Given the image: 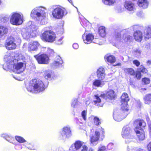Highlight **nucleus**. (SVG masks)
Wrapping results in <instances>:
<instances>
[{
  "instance_id": "nucleus-1",
  "label": "nucleus",
  "mask_w": 151,
  "mask_h": 151,
  "mask_svg": "<svg viewBox=\"0 0 151 151\" xmlns=\"http://www.w3.org/2000/svg\"><path fill=\"white\" fill-rule=\"evenodd\" d=\"M19 58L15 56L14 53H11L9 55H6L4 58L5 63L3 65V68L5 70H12L14 72L19 74L24 70L25 66L22 63H17Z\"/></svg>"
},
{
  "instance_id": "nucleus-2",
  "label": "nucleus",
  "mask_w": 151,
  "mask_h": 151,
  "mask_svg": "<svg viewBox=\"0 0 151 151\" xmlns=\"http://www.w3.org/2000/svg\"><path fill=\"white\" fill-rule=\"evenodd\" d=\"M45 7H38L33 9L31 12L30 16L34 19L39 22V23L42 25L45 24L47 22L46 17Z\"/></svg>"
},
{
  "instance_id": "nucleus-3",
  "label": "nucleus",
  "mask_w": 151,
  "mask_h": 151,
  "mask_svg": "<svg viewBox=\"0 0 151 151\" xmlns=\"http://www.w3.org/2000/svg\"><path fill=\"white\" fill-rule=\"evenodd\" d=\"M26 25V28H23L21 30L22 37L24 39H28L36 37L38 32V27L31 21H29Z\"/></svg>"
},
{
  "instance_id": "nucleus-4",
  "label": "nucleus",
  "mask_w": 151,
  "mask_h": 151,
  "mask_svg": "<svg viewBox=\"0 0 151 151\" xmlns=\"http://www.w3.org/2000/svg\"><path fill=\"white\" fill-rule=\"evenodd\" d=\"M27 91L32 93H39L45 90V88L43 82L36 79L31 80L28 86L26 87Z\"/></svg>"
},
{
  "instance_id": "nucleus-5",
  "label": "nucleus",
  "mask_w": 151,
  "mask_h": 151,
  "mask_svg": "<svg viewBox=\"0 0 151 151\" xmlns=\"http://www.w3.org/2000/svg\"><path fill=\"white\" fill-rule=\"evenodd\" d=\"M114 91L111 89L107 90L106 94L102 93L100 95H95L94 96L93 102L97 106L102 107L103 103L102 101V99L104 98L107 100H112L114 98Z\"/></svg>"
},
{
  "instance_id": "nucleus-6",
  "label": "nucleus",
  "mask_w": 151,
  "mask_h": 151,
  "mask_svg": "<svg viewBox=\"0 0 151 151\" xmlns=\"http://www.w3.org/2000/svg\"><path fill=\"white\" fill-rule=\"evenodd\" d=\"M21 42V40L19 37L10 36L6 40L4 45L7 50H12L15 49L17 45H19Z\"/></svg>"
},
{
  "instance_id": "nucleus-7",
  "label": "nucleus",
  "mask_w": 151,
  "mask_h": 151,
  "mask_svg": "<svg viewBox=\"0 0 151 151\" xmlns=\"http://www.w3.org/2000/svg\"><path fill=\"white\" fill-rule=\"evenodd\" d=\"M50 9L52 15L55 19H61L67 13L64 8L59 5H53L51 6Z\"/></svg>"
},
{
  "instance_id": "nucleus-8",
  "label": "nucleus",
  "mask_w": 151,
  "mask_h": 151,
  "mask_svg": "<svg viewBox=\"0 0 151 151\" xmlns=\"http://www.w3.org/2000/svg\"><path fill=\"white\" fill-rule=\"evenodd\" d=\"M104 129L102 128L101 127L96 129L93 135H90V140L91 144L94 145H96L99 138L101 137V139L102 140L104 137Z\"/></svg>"
},
{
  "instance_id": "nucleus-9",
  "label": "nucleus",
  "mask_w": 151,
  "mask_h": 151,
  "mask_svg": "<svg viewBox=\"0 0 151 151\" xmlns=\"http://www.w3.org/2000/svg\"><path fill=\"white\" fill-rule=\"evenodd\" d=\"M132 131L130 128L128 126L123 127L122 132V137L126 139L125 142L126 143H129L132 141L134 137L131 135Z\"/></svg>"
},
{
  "instance_id": "nucleus-10",
  "label": "nucleus",
  "mask_w": 151,
  "mask_h": 151,
  "mask_svg": "<svg viewBox=\"0 0 151 151\" xmlns=\"http://www.w3.org/2000/svg\"><path fill=\"white\" fill-rule=\"evenodd\" d=\"M23 21V15L21 13H14L12 15L10 19V23L13 25L21 24Z\"/></svg>"
},
{
  "instance_id": "nucleus-11",
  "label": "nucleus",
  "mask_w": 151,
  "mask_h": 151,
  "mask_svg": "<svg viewBox=\"0 0 151 151\" xmlns=\"http://www.w3.org/2000/svg\"><path fill=\"white\" fill-rule=\"evenodd\" d=\"M127 111L124 109H115L113 113V117L116 121L119 122L125 118L127 115Z\"/></svg>"
},
{
  "instance_id": "nucleus-12",
  "label": "nucleus",
  "mask_w": 151,
  "mask_h": 151,
  "mask_svg": "<svg viewBox=\"0 0 151 151\" xmlns=\"http://www.w3.org/2000/svg\"><path fill=\"white\" fill-rule=\"evenodd\" d=\"M42 37L43 40L50 42H53L56 38L55 33L51 30L45 31L42 34Z\"/></svg>"
},
{
  "instance_id": "nucleus-13",
  "label": "nucleus",
  "mask_w": 151,
  "mask_h": 151,
  "mask_svg": "<svg viewBox=\"0 0 151 151\" xmlns=\"http://www.w3.org/2000/svg\"><path fill=\"white\" fill-rule=\"evenodd\" d=\"M34 57L40 64H47L49 63V57L46 54H39L35 55Z\"/></svg>"
},
{
  "instance_id": "nucleus-14",
  "label": "nucleus",
  "mask_w": 151,
  "mask_h": 151,
  "mask_svg": "<svg viewBox=\"0 0 151 151\" xmlns=\"http://www.w3.org/2000/svg\"><path fill=\"white\" fill-rule=\"evenodd\" d=\"M121 108L123 110H125L126 111L128 110L127 102L129 100V98L127 93H124L121 97Z\"/></svg>"
},
{
  "instance_id": "nucleus-15",
  "label": "nucleus",
  "mask_w": 151,
  "mask_h": 151,
  "mask_svg": "<svg viewBox=\"0 0 151 151\" xmlns=\"http://www.w3.org/2000/svg\"><path fill=\"white\" fill-rule=\"evenodd\" d=\"M114 37L116 41L123 42L130 41L132 38L130 35H123L122 38L121 37L120 34L119 33H115L114 34Z\"/></svg>"
},
{
  "instance_id": "nucleus-16",
  "label": "nucleus",
  "mask_w": 151,
  "mask_h": 151,
  "mask_svg": "<svg viewBox=\"0 0 151 151\" xmlns=\"http://www.w3.org/2000/svg\"><path fill=\"white\" fill-rule=\"evenodd\" d=\"M40 45L39 43L37 41H32L28 44L27 50L30 52L37 51Z\"/></svg>"
},
{
  "instance_id": "nucleus-17",
  "label": "nucleus",
  "mask_w": 151,
  "mask_h": 151,
  "mask_svg": "<svg viewBox=\"0 0 151 151\" xmlns=\"http://www.w3.org/2000/svg\"><path fill=\"white\" fill-rule=\"evenodd\" d=\"M146 126L145 122L143 120L137 119L134 122V126L135 127L134 131L136 129L137 130L143 129Z\"/></svg>"
},
{
  "instance_id": "nucleus-18",
  "label": "nucleus",
  "mask_w": 151,
  "mask_h": 151,
  "mask_svg": "<svg viewBox=\"0 0 151 151\" xmlns=\"http://www.w3.org/2000/svg\"><path fill=\"white\" fill-rule=\"evenodd\" d=\"M84 144V142L82 141H76L74 144L71 145L69 150L70 151H77L80 149Z\"/></svg>"
},
{
  "instance_id": "nucleus-19",
  "label": "nucleus",
  "mask_w": 151,
  "mask_h": 151,
  "mask_svg": "<svg viewBox=\"0 0 151 151\" xmlns=\"http://www.w3.org/2000/svg\"><path fill=\"white\" fill-rule=\"evenodd\" d=\"M84 43L86 44L91 43L94 38L93 35L91 34H83L82 36Z\"/></svg>"
},
{
  "instance_id": "nucleus-20",
  "label": "nucleus",
  "mask_w": 151,
  "mask_h": 151,
  "mask_svg": "<svg viewBox=\"0 0 151 151\" xmlns=\"http://www.w3.org/2000/svg\"><path fill=\"white\" fill-rule=\"evenodd\" d=\"M61 134L64 138L70 137L71 133L70 127L67 126L64 127L62 130Z\"/></svg>"
},
{
  "instance_id": "nucleus-21",
  "label": "nucleus",
  "mask_w": 151,
  "mask_h": 151,
  "mask_svg": "<svg viewBox=\"0 0 151 151\" xmlns=\"http://www.w3.org/2000/svg\"><path fill=\"white\" fill-rule=\"evenodd\" d=\"M63 63V60L60 56H57L55 58V60L52 63L53 68H57L61 65Z\"/></svg>"
},
{
  "instance_id": "nucleus-22",
  "label": "nucleus",
  "mask_w": 151,
  "mask_h": 151,
  "mask_svg": "<svg viewBox=\"0 0 151 151\" xmlns=\"http://www.w3.org/2000/svg\"><path fill=\"white\" fill-rule=\"evenodd\" d=\"M124 6L126 9L129 11L134 12L135 9L134 4L130 1H125Z\"/></svg>"
},
{
  "instance_id": "nucleus-23",
  "label": "nucleus",
  "mask_w": 151,
  "mask_h": 151,
  "mask_svg": "<svg viewBox=\"0 0 151 151\" xmlns=\"http://www.w3.org/2000/svg\"><path fill=\"white\" fill-rule=\"evenodd\" d=\"M97 76L98 79L101 80H104L105 76V70L104 68L101 67L97 71Z\"/></svg>"
},
{
  "instance_id": "nucleus-24",
  "label": "nucleus",
  "mask_w": 151,
  "mask_h": 151,
  "mask_svg": "<svg viewBox=\"0 0 151 151\" xmlns=\"http://www.w3.org/2000/svg\"><path fill=\"white\" fill-rule=\"evenodd\" d=\"M144 37L145 40L151 38V25L146 27L144 30Z\"/></svg>"
},
{
  "instance_id": "nucleus-25",
  "label": "nucleus",
  "mask_w": 151,
  "mask_h": 151,
  "mask_svg": "<svg viewBox=\"0 0 151 151\" xmlns=\"http://www.w3.org/2000/svg\"><path fill=\"white\" fill-rule=\"evenodd\" d=\"M104 84V81L99 79H96L93 81L92 85L93 88H94L95 87H101Z\"/></svg>"
},
{
  "instance_id": "nucleus-26",
  "label": "nucleus",
  "mask_w": 151,
  "mask_h": 151,
  "mask_svg": "<svg viewBox=\"0 0 151 151\" xmlns=\"http://www.w3.org/2000/svg\"><path fill=\"white\" fill-rule=\"evenodd\" d=\"M133 37L136 41L140 42L142 39V34L141 31L138 30L135 32L133 34Z\"/></svg>"
},
{
  "instance_id": "nucleus-27",
  "label": "nucleus",
  "mask_w": 151,
  "mask_h": 151,
  "mask_svg": "<svg viewBox=\"0 0 151 151\" xmlns=\"http://www.w3.org/2000/svg\"><path fill=\"white\" fill-rule=\"evenodd\" d=\"M137 4L141 8H147L149 5V2L147 0H138Z\"/></svg>"
},
{
  "instance_id": "nucleus-28",
  "label": "nucleus",
  "mask_w": 151,
  "mask_h": 151,
  "mask_svg": "<svg viewBox=\"0 0 151 151\" xmlns=\"http://www.w3.org/2000/svg\"><path fill=\"white\" fill-rule=\"evenodd\" d=\"M135 131L139 140H142L145 139V135L143 129L140 130H137L136 129Z\"/></svg>"
},
{
  "instance_id": "nucleus-29",
  "label": "nucleus",
  "mask_w": 151,
  "mask_h": 151,
  "mask_svg": "<svg viewBox=\"0 0 151 151\" xmlns=\"http://www.w3.org/2000/svg\"><path fill=\"white\" fill-rule=\"evenodd\" d=\"M0 136L1 137L4 138L5 139L10 143H13L12 140V139H13V137L9 134L6 133H3L0 134Z\"/></svg>"
},
{
  "instance_id": "nucleus-30",
  "label": "nucleus",
  "mask_w": 151,
  "mask_h": 151,
  "mask_svg": "<svg viewBox=\"0 0 151 151\" xmlns=\"http://www.w3.org/2000/svg\"><path fill=\"white\" fill-rule=\"evenodd\" d=\"M105 60L108 62L112 63L115 62L116 61L115 57L112 55H106L105 56Z\"/></svg>"
},
{
  "instance_id": "nucleus-31",
  "label": "nucleus",
  "mask_w": 151,
  "mask_h": 151,
  "mask_svg": "<svg viewBox=\"0 0 151 151\" xmlns=\"http://www.w3.org/2000/svg\"><path fill=\"white\" fill-rule=\"evenodd\" d=\"M144 100L145 104H150L151 103V93L146 95L144 98Z\"/></svg>"
},
{
  "instance_id": "nucleus-32",
  "label": "nucleus",
  "mask_w": 151,
  "mask_h": 151,
  "mask_svg": "<svg viewBox=\"0 0 151 151\" xmlns=\"http://www.w3.org/2000/svg\"><path fill=\"white\" fill-rule=\"evenodd\" d=\"M103 3L105 5L113 6L116 3V0H102Z\"/></svg>"
},
{
  "instance_id": "nucleus-33",
  "label": "nucleus",
  "mask_w": 151,
  "mask_h": 151,
  "mask_svg": "<svg viewBox=\"0 0 151 151\" xmlns=\"http://www.w3.org/2000/svg\"><path fill=\"white\" fill-rule=\"evenodd\" d=\"M99 32L100 35L102 37H104L106 35L105 29L104 27H100L99 28Z\"/></svg>"
},
{
  "instance_id": "nucleus-34",
  "label": "nucleus",
  "mask_w": 151,
  "mask_h": 151,
  "mask_svg": "<svg viewBox=\"0 0 151 151\" xmlns=\"http://www.w3.org/2000/svg\"><path fill=\"white\" fill-rule=\"evenodd\" d=\"M52 72L50 70H45L44 73V76L45 78L47 79H50L51 78Z\"/></svg>"
},
{
  "instance_id": "nucleus-35",
  "label": "nucleus",
  "mask_w": 151,
  "mask_h": 151,
  "mask_svg": "<svg viewBox=\"0 0 151 151\" xmlns=\"http://www.w3.org/2000/svg\"><path fill=\"white\" fill-rule=\"evenodd\" d=\"M124 71L126 73L131 75L134 76L135 74L134 71L132 68H125Z\"/></svg>"
},
{
  "instance_id": "nucleus-36",
  "label": "nucleus",
  "mask_w": 151,
  "mask_h": 151,
  "mask_svg": "<svg viewBox=\"0 0 151 151\" xmlns=\"http://www.w3.org/2000/svg\"><path fill=\"white\" fill-rule=\"evenodd\" d=\"M91 118L93 119L94 122L96 125L98 126L100 124V120L99 118L96 116L94 117L93 116H91Z\"/></svg>"
},
{
  "instance_id": "nucleus-37",
  "label": "nucleus",
  "mask_w": 151,
  "mask_h": 151,
  "mask_svg": "<svg viewBox=\"0 0 151 151\" xmlns=\"http://www.w3.org/2000/svg\"><path fill=\"white\" fill-rule=\"evenodd\" d=\"M15 138L17 141L20 143H24L26 142V141L23 138L19 136H16Z\"/></svg>"
},
{
  "instance_id": "nucleus-38",
  "label": "nucleus",
  "mask_w": 151,
  "mask_h": 151,
  "mask_svg": "<svg viewBox=\"0 0 151 151\" xmlns=\"http://www.w3.org/2000/svg\"><path fill=\"white\" fill-rule=\"evenodd\" d=\"M87 111L86 110L83 111L81 113V116L84 120H86L87 119Z\"/></svg>"
},
{
  "instance_id": "nucleus-39",
  "label": "nucleus",
  "mask_w": 151,
  "mask_h": 151,
  "mask_svg": "<svg viewBox=\"0 0 151 151\" xmlns=\"http://www.w3.org/2000/svg\"><path fill=\"white\" fill-rule=\"evenodd\" d=\"M78 104V101L77 99H74L72 100L71 103V106L75 107Z\"/></svg>"
},
{
  "instance_id": "nucleus-40",
  "label": "nucleus",
  "mask_w": 151,
  "mask_h": 151,
  "mask_svg": "<svg viewBox=\"0 0 151 151\" xmlns=\"http://www.w3.org/2000/svg\"><path fill=\"white\" fill-rule=\"evenodd\" d=\"M9 20V18L7 16L1 17L0 19L1 21L3 22H5Z\"/></svg>"
},
{
  "instance_id": "nucleus-41",
  "label": "nucleus",
  "mask_w": 151,
  "mask_h": 151,
  "mask_svg": "<svg viewBox=\"0 0 151 151\" xmlns=\"http://www.w3.org/2000/svg\"><path fill=\"white\" fill-rule=\"evenodd\" d=\"M140 69L141 72L143 73H147V69L144 68L141 65L140 66Z\"/></svg>"
},
{
  "instance_id": "nucleus-42",
  "label": "nucleus",
  "mask_w": 151,
  "mask_h": 151,
  "mask_svg": "<svg viewBox=\"0 0 151 151\" xmlns=\"http://www.w3.org/2000/svg\"><path fill=\"white\" fill-rule=\"evenodd\" d=\"M142 82L145 84H148L150 83V79L147 78H145L142 79Z\"/></svg>"
},
{
  "instance_id": "nucleus-43",
  "label": "nucleus",
  "mask_w": 151,
  "mask_h": 151,
  "mask_svg": "<svg viewBox=\"0 0 151 151\" xmlns=\"http://www.w3.org/2000/svg\"><path fill=\"white\" fill-rule=\"evenodd\" d=\"M135 77L138 79H140L141 77V73L140 71H137L136 72Z\"/></svg>"
},
{
  "instance_id": "nucleus-44",
  "label": "nucleus",
  "mask_w": 151,
  "mask_h": 151,
  "mask_svg": "<svg viewBox=\"0 0 151 151\" xmlns=\"http://www.w3.org/2000/svg\"><path fill=\"white\" fill-rule=\"evenodd\" d=\"M114 147V145L112 143H109L107 146V148L109 150L112 149Z\"/></svg>"
},
{
  "instance_id": "nucleus-45",
  "label": "nucleus",
  "mask_w": 151,
  "mask_h": 151,
  "mask_svg": "<svg viewBox=\"0 0 151 151\" xmlns=\"http://www.w3.org/2000/svg\"><path fill=\"white\" fill-rule=\"evenodd\" d=\"M129 146L128 147V151H135V150L134 148H133L132 150V148L131 149L129 148ZM136 151H145L144 150H143L142 149L139 148Z\"/></svg>"
},
{
  "instance_id": "nucleus-46",
  "label": "nucleus",
  "mask_w": 151,
  "mask_h": 151,
  "mask_svg": "<svg viewBox=\"0 0 151 151\" xmlns=\"http://www.w3.org/2000/svg\"><path fill=\"white\" fill-rule=\"evenodd\" d=\"M133 63L137 66L138 67L140 64V62L137 60H135L133 61Z\"/></svg>"
},
{
  "instance_id": "nucleus-47",
  "label": "nucleus",
  "mask_w": 151,
  "mask_h": 151,
  "mask_svg": "<svg viewBox=\"0 0 151 151\" xmlns=\"http://www.w3.org/2000/svg\"><path fill=\"white\" fill-rule=\"evenodd\" d=\"M88 147L87 146L85 145H83L82 146V149L81 150V151H87Z\"/></svg>"
},
{
  "instance_id": "nucleus-48",
  "label": "nucleus",
  "mask_w": 151,
  "mask_h": 151,
  "mask_svg": "<svg viewBox=\"0 0 151 151\" xmlns=\"http://www.w3.org/2000/svg\"><path fill=\"white\" fill-rule=\"evenodd\" d=\"M73 47L75 49H77L78 48V44L77 43H74L73 45Z\"/></svg>"
},
{
  "instance_id": "nucleus-49",
  "label": "nucleus",
  "mask_w": 151,
  "mask_h": 151,
  "mask_svg": "<svg viewBox=\"0 0 151 151\" xmlns=\"http://www.w3.org/2000/svg\"><path fill=\"white\" fill-rule=\"evenodd\" d=\"M147 148L148 151H151V142H150L147 145Z\"/></svg>"
},
{
  "instance_id": "nucleus-50",
  "label": "nucleus",
  "mask_w": 151,
  "mask_h": 151,
  "mask_svg": "<svg viewBox=\"0 0 151 151\" xmlns=\"http://www.w3.org/2000/svg\"><path fill=\"white\" fill-rule=\"evenodd\" d=\"M63 38L60 37L57 41V43L58 44L60 45L62 44V40Z\"/></svg>"
},
{
  "instance_id": "nucleus-51",
  "label": "nucleus",
  "mask_w": 151,
  "mask_h": 151,
  "mask_svg": "<svg viewBox=\"0 0 151 151\" xmlns=\"http://www.w3.org/2000/svg\"><path fill=\"white\" fill-rule=\"evenodd\" d=\"M106 149V147L104 146H102L99 148L98 151H104Z\"/></svg>"
},
{
  "instance_id": "nucleus-52",
  "label": "nucleus",
  "mask_w": 151,
  "mask_h": 151,
  "mask_svg": "<svg viewBox=\"0 0 151 151\" xmlns=\"http://www.w3.org/2000/svg\"><path fill=\"white\" fill-rule=\"evenodd\" d=\"M148 125L149 127V131L150 135L151 136V123L150 122H148Z\"/></svg>"
},
{
  "instance_id": "nucleus-53",
  "label": "nucleus",
  "mask_w": 151,
  "mask_h": 151,
  "mask_svg": "<svg viewBox=\"0 0 151 151\" xmlns=\"http://www.w3.org/2000/svg\"><path fill=\"white\" fill-rule=\"evenodd\" d=\"M135 52L137 53L138 54V55H139L141 53V51L139 49L136 50L135 51Z\"/></svg>"
},
{
  "instance_id": "nucleus-54",
  "label": "nucleus",
  "mask_w": 151,
  "mask_h": 151,
  "mask_svg": "<svg viewBox=\"0 0 151 151\" xmlns=\"http://www.w3.org/2000/svg\"><path fill=\"white\" fill-rule=\"evenodd\" d=\"M138 26L137 25H135L132 26L131 27V28L133 30H134L135 29H137L138 28Z\"/></svg>"
},
{
  "instance_id": "nucleus-55",
  "label": "nucleus",
  "mask_w": 151,
  "mask_h": 151,
  "mask_svg": "<svg viewBox=\"0 0 151 151\" xmlns=\"http://www.w3.org/2000/svg\"><path fill=\"white\" fill-rule=\"evenodd\" d=\"M147 64H151V60H148L147 61Z\"/></svg>"
},
{
  "instance_id": "nucleus-56",
  "label": "nucleus",
  "mask_w": 151,
  "mask_h": 151,
  "mask_svg": "<svg viewBox=\"0 0 151 151\" xmlns=\"http://www.w3.org/2000/svg\"><path fill=\"white\" fill-rule=\"evenodd\" d=\"M48 52H51V53L52 54L54 53V52L53 50H52L51 49H49L48 50Z\"/></svg>"
},
{
  "instance_id": "nucleus-57",
  "label": "nucleus",
  "mask_w": 151,
  "mask_h": 151,
  "mask_svg": "<svg viewBox=\"0 0 151 151\" xmlns=\"http://www.w3.org/2000/svg\"><path fill=\"white\" fill-rule=\"evenodd\" d=\"M94 150L91 148H90L89 149L88 151H93Z\"/></svg>"
},
{
  "instance_id": "nucleus-58",
  "label": "nucleus",
  "mask_w": 151,
  "mask_h": 151,
  "mask_svg": "<svg viewBox=\"0 0 151 151\" xmlns=\"http://www.w3.org/2000/svg\"><path fill=\"white\" fill-rule=\"evenodd\" d=\"M69 2L71 4H73V3H72V1L71 0H68Z\"/></svg>"
},
{
  "instance_id": "nucleus-59",
  "label": "nucleus",
  "mask_w": 151,
  "mask_h": 151,
  "mask_svg": "<svg viewBox=\"0 0 151 151\" xmlns=\"http://www.w3.org/2000/svg\"><path fill=\"white\" fill-rule=\"evenodd\" d=\"M90 103V102L89 101H87L86 103V104H89Z\"/></svg>"
},
{
  "instance_id": "nucleus-60",
  "label": "nucleus",
  "mask_w": 151,
  "mask_h": 151,
  "mask_svg": "<svg viewBox=\"0 0 151 151\" xmlns=\"http://www.w3.org/2000/svg\"><path fill=\"white\" fill-rule=\"evenodd\" d=\"M121 65V63H118L116 65H118V66H119V65Z\"/></svg>"
},
{
  "instance_id": "nucleus-61",
  "label": "nucleus",
  "mask_w": 151,
  "mask_h": 151,
  "mask_svg": "<svg viewBox=\"0 0 151 151\" xmlns=\"http://www.w3.org/2000/svg\"><path fill=\"white\" fill-rule=\"evenodd\" d=\"M25 45V44H24V45H23V46H24Z\"/></svg>"
},
{
  "instance_id": "nucleus-62",
  "label": "nucleus",
  "mask_w": 151,
  "mask_h": 151,
  "mask_svg": "<svg viewBox=\"0 0 151 151\" xmlns=\"http://www.w3.org/2000/svg\"><path fill=\"white\" fill-rule=\"evenodd\" d=\"M76 8V9H77V8ZM77 11H78V10H77Z\"/></svg>"
}]
</instances>
